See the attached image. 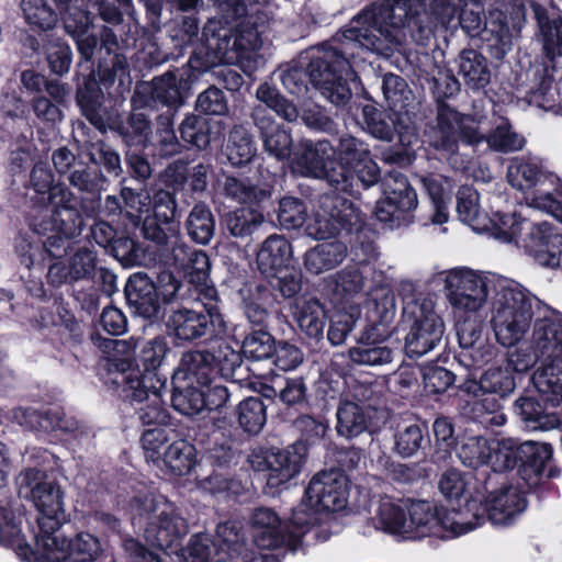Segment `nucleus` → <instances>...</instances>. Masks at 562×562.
Segmentation results:
<instances>
[{
	"mask_svg": "<svg viewBox=\"0 0 562 562\" xmlns=\"http://www.w3.org/2000/svg\"><path fill=\"white\" fill-rule=\"evenodd\" d=\"M464 0H432L428 7L419 0H384L363 9L360 22L372 26L378 34L362 33L366 45L378 50H392L408 37L426 44L438 25L443 27L454 20ZM363 30V27L361 29Z\"/></svg>",
	"mask_w": 562,
	"mask_h": 562,
	"instance_id": "1",
	"label": "nucleus"
},
{
	"mask_svg": "<svg viewBox=\"0 0 562 562\" xmlns=\"http://www.w3.org/2000/svg\"><path fill=\"white\" fill-rule=\"evenodd\" d=\"M480 125L481 117L461 113L442 103L438 105L436 123L426 131V143L453 168L464 165L461 143L476 146L486 142L492 149L501 153L517 151L525 146L524 136L516 133L506 120H502L488 135L481 131Z\"/></svg>",
	"mask_w": 562,
	"mask_h": 562,
	"instance_id": "2",
	"label": "nucleus"
},
{
	"mask_svg": "<svg viewBox=\"0 0 562 562\" xmlns=\"http://www.w3.org/2000/svg\"><path fill=\"white\" fill-rule=\"evenodd\" d=\"M378 35L372 26H364L360 22V13L350 21L349 27L337 34L330 42L322 45L308 65V76L313 86L321 94L336 106L346 105L352 92L348 80L355 77V58L357 48L387 55L390 50H378L366 45L362 36Z\"/></svg>",
	"mask_w": 562,
	"mask_h": 562,
	"instance_id": "3",
	"label": "nucleus"
},
{
	"mask_svg": "<svg viewBox=\"0 0 562 562\" xmlns=\"http://www.w3.org/2000/svg\"><path fill=\"white\" fill-rule=\"evenodd\" d=\"M540 360L533 383L543 400L553 406L562 404V318H538L533 323L529 349L509 352L508 368L526 372Z\"/></svg>",
	"mask_w": 562,
	"mask_h": 562,
	"instance_id": "4",
	"label": "nucleus"
},
{
	"mask_svg": "<svg viewBox=\"0 0 562 562\" xmlns=\"http://www.w3.org/2000/svg\"><path fill=\"white\" fill-rule=\"evenodd\" d=\"M535 297L513 281H499L491 306V326L504 347L519 342L529 331L533 318Z\"/></svg>",
	"mask_w": 562,
	"mask_h": 562,
	"instance_id": "5",
	"label": "nucleus"
},
{
	"mask_svg": "<svg viewBox=\"0 0 562 562\" xmlns=\"http://www.w3.org/2000/svg\"><path fill=\"white\" fill-rule=\"evenodd\" d=\"M16 483L19 495L30 498L38 512L37 530H34L35 546H47L50 535H55L54 541H57L59 529L66 521L60 486L35 469L21 472Z\"/></svg>",
	"mask_w": 562,
	"mask_h": 562,
	"instance_id": "6",
	"label": "nucleus"
},
{
	"mask_svg": "<svg viewBox=\"0 0 562 562\" xmlns=\"http://www.w3.org/2000/svg\"><path fill=\"white\" fill-rule=\"evenodd\" d=\"M131 507L136 515L147 519L145 538L157 548L172 547L189 531L188 524L176 505L162 495L150 492L139 494L133 498Z\"/></svg>",
	"mask_w": 562,
	"mask_h": 562,
	"instance_id": "7",
	"label": "nucleus"
},
{
	"mask_svg": "<svg viewBox=\"0 0 562 562\" xmlns=\"http://www.w3.org/2000/svg\"><path fill=\"white\" fill-rule=\"evenodd\" d=\"M488 450L487 465L501 472L514 469L520 463V473L531 486L539 482L546 463L552 457V448L549 443L531 440L519 443L513 438L490 440Z\"/></svg>",
	"mask_w": 562,
	"mask_h": 562,
	"instance_id": "8",
	"label": "nucleus"
},
{
	"mask_svg": "<svg viewBox=\"0 0 562 562\" xmlns=\"http://www.w3.org/2000/svg\"><path fill=\"white\" fill-rule=\"evenodd\" d=\"M404 315L412 323L405 338V351L409 358H420L441 342L445 323L435 312L431 300L404 294Z\"/></svg>",
	"mask_w": 562,
	"mask_h": 562,
	"instance_id": "9",
	"label": "nucleus"
},
{
	"mask_svg": "<svg viewBox=\"0 0 562 562\" xmlns=\"http://www.w3.org/2000/svg\"><path fill=\"white\" fill-rule=\"evenodd\" d=\"M348 498L347 479L336 470L317 473L305 490L301 508L293 513L292 522L307 526L316 522L313 514H304V507L314 512H337L345 508Z\"/></svg>",
	"mask_w": 562,
	"mask_h": 562,
	"instance_id": "10",
	"label": "nucleus"
},
{
	"mask_svg": "<svg viewBox=\"0 0 562 562\" xmlns=\"http://www.w3.org/2000/svg\"><path fill=\"white\" fill-rule=\"evenodd\" d=\"M114 383L122 387L123 395L140 404L136 409L144 426L165 427L170 419L160 391L164 382L154 374H140L138 371L120 373Z\"/></svg>",
	"mask_w": 562,
	"mask_h": 562,
	"instance_id": "11",
	"label": "nucleus"
},
{
	"mask_svg": "<svg viewBox=\"0 0 562 562\" xmlns=\"http://www.w3.org/2000/svg\"><path fill=\"white\" fill-rule=\"evenodd\" d=\"M488 279L469 268H454L446 272V299L456 318L475 316L486 304Z\"/></svg>",
	"mask_w": 562,
	"mask_h": 562,
	"instance_id": "12",
	"label": "nucleus"
},
{
	"mask_svg": "<svg viewBox=\"0 0 562 562\" xmlns=\"http://www.w3.org/2000/svg\"><path fill=\"white\" fill-rule=\"evenodd\" d=\"M361 223V213L352 202L338 194H326L321 198L319 207L308 222L306 233L314 239H326L341 229H357Z\"/></svg>",
	"mask_w": 562,
	"mask_h": 562,
	"instance_id": "13",
	"label": "nucleus"
},
{
	"mask_svg": "<svg viewBox=\"0 0 562 562\" xmlns=\"http://www.w3.org/2000/svg\"><path fill=\"white\" fill-rule=\"evenodd\" d=\"M505 241H515L532 255L536 261L548 268H555L561 261L559 245L562 236L553 232L550 224L521 221L514 223Z\"/></svg>",
	"mask_w": 562,
	"mask_h": 562,
	"instance_id": "14",
	"label": "nucleus"
},
{
	"mask_svg": "<svg viewBox=\"0 0 562 562\" xmlns=\"http://www.w3.org/2000/svg\"><path fill=\"white\" fill-rule=\"evenodd\" d=\"M336 147L328 139L303 140L293 158V169L304 177L323 179L337 190L346 176L336 167Z\"/></svg>",
	"mask_w": 562,
	"mask_h": 562,
	"instance_id": "15",
	"label": "nucleus"
},
{
	"mask_svg": "<svg viewBox=\"0 0 562 562\" xmlns=\"http://www.w3.org/2000/svg\"><path fill=\"white\" fill-rule=\"evenodd\" d=\"M170 334L182 341H193L207 335H223L226 323L216 303H203V310L179 308L173 311L166 323Z\"/></svg>",
	"mask_w": 562,
	"mask_h": 562,
	"instance_id": "16",
	"label": "nucleus"
},
{
	"mask_svg": "<svg viewBox=\"0 0 562 562\" xmlns=\"http://www.w3.org/2000/svg\"><path fill=\"white\" fill-rule=\"evenodd\" d=\"M445 509H437L428 502H412L406 509L404 536L408 538L439 536L441 529L451 530L453 535H462L471 529L472 525H464L456 520Z\"/></svg>",
	"mask_w": 562,
	"mask_h": 562,
	"instance_id": "17",
	"label": "nucleus"
},
{
	"mask_svg": "<svg viewBox=\"0 0 562 562\" xmlns=\"http://www.w3.org/2000/svg\"><path fill=\"white\" fill-rule=\"evenodd\" d=\"M384 198L376 204L379 221L400 226L417 206V194L406 177L400 172H390L384 178Z\"/></svg>",
	"mask_w": 562,
	"mask_h": 562,
	"instance_id": "18",
	"label": "nucleus"
},
{
	"mask_svg": "<svg viewBox=\"0 0 562 562\" xmlns=\"http://www.w3.org/2000/svg\"><path fill=\"white\" fill-rule=\"evenodd\" d=\"M54 537L50 535L47 546L34 547L36 562H92L100 552L98 539L90 533L68 540L60 528L59 539L54 541Z\"/></svg>",
	"mask_w": 562,
	"mask_h": 562,
	"instance_id": "19",
	"label": "nucleus"
},
{
	"mask_svg": "<svg viewBox=\"0 0 562 562\" xmlns=\"http://www.w3.org/2000/svg\"><path fill=\"white\" fill-rule=\"evenodd\" d=\"M47 201L52 210L49 218L45 220L44 228H50L52 225H60L66 234H80L82 218L78 210V201L75 193L64 183H56Z\"/></svg>",
	"mask_w": 562,
	"mask_h": 562,
	"instance_id": "20",
	"label": "nucleus"
},
{
	"mask_svg": "<svg viewBox=\"0 0 562 562\" xmlns=\"http://www.w3.org/2000/svg\"><path fill=\"white\" fill-rule=\"evenodd\" d=\"M305 457L306 445L303 441H296L283 450L267 453L265 470L268 471V485L278 487L289 482L300 472Z\"/></svg>",
	"mask_w": 562,
	"mask_h": 562,
	"instance_id": "21",
	"label": "nucleus"
},
{
	"mask_svg": "<svg viewBox=\"0 0 562 562\" xmlns=\"http://www.w3.org/2000/svg\"><path fill=\"white\" fill-rule=\"evenodd\" d=\"M95 268V254L89 248L82 247L69 257L67 265L63 261H56L48 267L47 283L59 288L66 283L89 280L94 276Z\"/></svg>",
	"mask_w": 562,
	"mask_h": 562,
	"instance_id": "22",
	"label": "nucleus"
},
{
	"mask_svg": "<svg viewBox=\"0 0 562 562\" xmlns=\"http://www.w3.org/2000/svg\"><path fill=\"white\" fill-rule=\"evenodd\" d=\"M128 305L139 316L154 319L160 314V302L153 280L143 272L132 274L125 285Z\"/></svg>",
	"mask_w": 562,
	"mask_h": 562,
	"instance_id": "23",
	"label": "nucleus"
},
{
	"mask_svg": "<svg viewBox=\"0 0 562 562\" xmlns=\"http://www.w3.org/2000/svg\"><path fill=\"white\" fill-rule=\"evenodd\" d=\"M483 327L474 317H462L457 323V336L462 356L471 360V366L480 367L490 361L494 348L482 337Z\"/></svg>",
	"mask_w": 562,
	"mask_h": 562,
	"instance_id": "24",
	"label": "nucleus"
},
{
	"mask_svg": "<svg viewBox=\"0 0 562 562\" xmlns=\"http://www.w3.org/2000/svg\"><path fill=\"white\" fill-rule=\"evenodd\" d=\"M251 117L259 128L263 147L277 159L289 158L292 151V136L267 114L262 105L254 108Z\"/></svg>",
	"mask_w": 562,
	"mask_h": 562,
	"instance_id": "25",
	"label": "nucleus"
},
{
	"mask_svg": "<svg viewBox=\"0 0 562 562\" xmlns=\"http://www.w3.org/2000/svg\"><path fill=\"white\" fill-rule=\"evenodd\" d=\"M22 415L25 424L30 427L45 431L61 430L78 440L89 438L90 436V429L83 423L72 416H68L61 409H49L44 413L35 409H25L22 412Z\"/></svg>",
	"mask_w": 562,
	"mask_h": 562,
	"instance_id": "26",
	"label": "nucleus"
},
{
	"mask_svg": "<svg viewBox=\"0 0 562 562\" xmlns=\"http://www.w3.org/2000/svg\"><path fill=\"white\" fill-rule=\"evenodd\" d=\"M526 508V501L517 488L502 487L491 492L486 498V512L488 519L494 525H508L514 516Z\"/></svg>",
	"mask_w": 562,
	"mask_h": 562,
	"instance_id": "27",
	"label": "nucleus"
},
{
	"mask_svg": "<svg viewBox=\"0 0 562 562\" xmlns=\"http://www.w3.org/2000/svg\"><path fill=\"white\" fill-rule=\"evenodd\" d=\"M292 246L282 235H270L261 244L256 262L261 273L271 274L289 267L292 259Z\"/></svg>",
	"mask_w": 562,
	"mask_h": 562,
	"instance_id": "28",
	"label": "nucleus"
},
{
	"mask_svg": "<svg viewBox=\"0 0 562 562\" xmlns=\"http://www.w3.org/2000/svg\"><path fill=\"white\" fill-rule=\"evenodd\" d=\"M369 155L370 150L364 142L351 135H344L339 138L336 147L335 164L338 171H342L344 176H346V183L337 186V190L342 192H350L352 190L353 177L351 168L358 166Z\"/></svg>",
	"mask_w": 562,
	"mask_h": 562,
	"instance_id": "29",
	"label": "nucleus"
},
{
	"mask_svg": "<svg viewBox=\"0 0 562 562\" xmlns=\"http://www.w3.org/2000/svg\"><path fill=\"white\" fill-rule=\"evenodd\" d=\"M347 257V246L339 240L317 244L306 250L303 265L307 272L321 274L338 267Z\"/></svg>",
	"mask_w": 562,
	"mask_h": 562,
	"instance_id": "30",
	"label": "nucleus"
},
{
	"mask_svg": "<svg viewBox=\"0 0 562 562\" xmlns=\"http://www.w3.org/2000/svg\"><path fill=\"white\" fill-rule=\"evenodd\" d=\"M214 374L213 357L209 350H190L182 353L176 378L189 384L207 385Z\"/></svg>",
	"mask_w": 562,
	"mask_h": 562,
	"instance_id": "31",
	"label": "nucleus"
},
{
	"mask_svg": "<svg viewBox=\"0 0 562 562\" xmlns=\"http://www.w3.org/2000/svg\"><path fill=\"white\" fill-rule=\"evenodd\" d=\"M179 132L184 142L199 149H205L212 142L221 138L222 124L218 121L190 114L181 122Z\"/></svg>",
	"mask_w": 562,
	"mask_h": 562,
	"instance_id": "32",
	"label": "nucleus"
},
{
	"mask_svg": "<svg viewBox=\"0 0 562 562\" xmlns=\"http://www.w3.org/2000/svg\"><path fill=\"white\" fill-rule=\"evenodd\" d=\"M241 307L247 319L257 326L267 324L270 308L273 305V294L263 284L247 286L240 290Z\"/></svg>",
	"mask_w": 562,
	"mask_h": 562,
	"instance_id": "33",
	"label": "nucleus"
},
{
	"mask_svg": "<svg viewBox=\"0 0 562 562\" xmlns=\"http://www.w3.org/2000/svg\"><path fill=\"white\" fill-rule=\"evenodd\" d=\"M374 330H376L375 326L368 329L360 337V345L348 350V357L352 363L357 366L380 367L393 362L394 351L391 348L371 346L369 344L370 341L378 340L381 336V334H374Z\"/></svg>",
	"mask_w": 562,
	"mask_h": 562,
	"instance_id": "34",
	"label": "nucleus"
},
{
	"mask_svg": "<svg viewBox=\"0 0 562 562\" xmlns=\"http://www.w3.org/2000/svg\"><path fill=\"white\" fill-rule=\"evenodd\" d=\"M190 89V82L180 70L167 71L151 81V95L166 105H180Z\"/></svg>",
	"mask_w": 562,
	"mask_h": 562,
	"instance_id": "35",
	"label": "nucleus"
},
{
	"mask_svg": "<svg viewBox=\"0 0 562 562\" xmlns=\"http://www.w3.org/2000/svg\"><path fill=\"white\" fill-rule=\"evenodd\" d=\"M336 417L338 435L355 438L369 428L373 414L359 403L346 401L339 404Z\"/></svg>",
	"mask_w": 562,
	"mask_h": 562,
	"instance_id": "36",
	"label": "nucleus"
},
{
	"mask_svg": "<svg viewBox=\"0 0 562 562\" xmlns=\"http://www.w3.org/2000/svg\"><path fill=\"white\" fill-rule=\"evenodd\" d=\"M252 552L227 525L217 529L212 562H251Z\"/></svg>",
	"mask_w": 562,
	"mask_h": 562,
	"instance_id": "37",
	"label": "nucleus"
},
{
	"mask_svg": "<svg viewBox=\"0 0 562 562\" xmlns=\"http://www.w3.org/2000/svg\"><path fill=\"white\" fill-rule=\"evenodd\" d=\"M459 75L465 86L479 90L491 81V70L487 59L475 49H463L459 56Z\"/></svg>",
	"mask_w": 562,
	"mask_h": 562,
	"instance_id": "38",
	"label": "nucleus"
},
{
	"mask_svg": "<svg viewBox=\"0 0 562 562\" xmlns=\"http://www.w3.org/2000/svg\"><path fill=\"white\" fill-rule=\"evenodd\" d=\"M293 315L302 331L311 338L323 337L325 312L318 300L314 297L297 299L293 304Z\"/></svg>",
	"mask_w": 562,
	"mask_h": 562,
	"instance_id": "39",
	"label": "nucleus"
},
{
	"mask_svg": "<svg viewBox=\"0 0 562 562\" xmlns=\"http://www.w3.org/2000/svg\"><path fill=\"white\" fill-rule=\"evenodd\" d=\"M542 36L543 52L550 59L562 56V20L550 21L547 10L535 1H527Z\"/></svg>",
	"mask_w": 562,
	"mask_h": 562,
	"instance_id": "40",
	"label": "nucleus"
},
{
	"mask_svg": "<svg viewBox=\"0 0 562 562\" xmlns=\"http://www.w3.org/2000/svg\"><path fill=\"white\" fill-rule=\"evenodd\" d=\"M507 180L515 189L525 191L543 187L546 181L553 182L554 176L543 172L536 162L515 159L508 166Z\"/></svg>",
	"mask_w": 562,
	"mask_h": 562,
	"instance_id": "41",
	"label": "nucleus"
},
{
	"mask_svg": "<svg viewBox=\"0 0 562 562\" xmlns=\"http://www.w3.org/2000/svg\"><path fill=\"white\" fill-rule=\"evenodd\" d=\"M221 190L227 199L238 204H260L270 196L269 191L244 177L226 176L221 183Z\"/></svg>",
	"mask_w": 562,
	"mask_h": 562,
	"instance_id": "42",
	"label": "nucleus"
},
{
	"mask_svg": "<svg viewBox=\"0 0 562 562\" xmlns=\"http://www.w3.org/2000/svg\"><path fill=\"white\" fill-rule=\"evenodd\" d=\"M76 99L87 120L98 130L104 132L105 120L101 109L102 92L97 80L91 77L86 79L83 86L79 87Z\"/></svg>",
	"mask_w": 562,
	"mask_h": 562,
	"instance_id": "43",
	"label": "nucleus"
},
{
	"mask_svg": "<svg viewBox=\"0 0 562 562\" xmlns=\"http://www.w3.org/2000/svg\"><path fill=\"white\" fill-rule=\"evenodd\" d=\"M263 222V214L252 207L237 209L226 213L223 218L226 231L235 238L250 237Z\"/></svg>",
	"mask_w": 562,
	"mask_h": 562,
	"instance_id": "44",
	"label": "nucleus"
},
{
	"mask_svg": "<svg viewBox=\"0 0 562 562\" xmlns=\"http://www.w3.org/2000/svg\"><path fill=\"white\" fill-rule=\"evenodd\" d=\"M515 409L521 419L531 424L535 429L551 430L559 426L561 411L546 412L532 397L518 398Z\"/></svg>",
	"mask_w": 562,
	"mask_h": 562,
	"instance_id": "45",
	"label": "nucleus"
},
{
	"mask_svg": "<svg viewBox=\"0 0 562 562\" xmlns=\"http://www.w3.org/2000/svg\"><path fill=\"white\" fill-rule=\"evenodd\" d=\"M191 284L201 288V294L205 300L214 301L216 290L209 284L211 262L207 255L202 250L193 252L189 261L181 268Z\"/></svg>",
	"mask_w": 562,
	"mask_h": 562,
	"instance_id": "46",
	"label": "nucleus"
},
{
	"mask_svg": "<svg viewBox=\"0 0 562 562\" xmlns=\"http://www.w3.org/2000/svg\"><path fill=\"white\" fill-rule=\"evenodd\" d=\"M186 225L189 236L201 245H207L215 233V218L204 203H198L192 207Z\"/></svg>",
	"mask_w": 562,
	"mask_h": 562,
	"instance_id": "47",
	"label": "nucleus"
},
{
	"mask_svg": "<svg viewBox=\"0 0 562 562\" xmlns=\"http://www.w3.org/2000/svg\"><path fill=\"white\" fill-rule=\"evenodd\" d=\"M115 131L128 147H146L150 140V122L144 113H132L125 122L116 125Z\"/></svg>",
	"mask_w": 562,
	"mask_h": 562,
	"instance_id": "48",
	"label": "nucleus"
},
{
	"mask_svg": "<svg viewBox=\"0 0 562 562\" xmlns=\"http://www.w3.org/2000/svg\"><path fill=\"white\" fill-rule=\"evenodd\" d=\"M256 146L250 134L241 126H235L226 146V157L232 166L239 167L251 161Z\"/></svg>",
	"mask_w": 562,
	"mask_h": 562,
	"instance_id": "49",
	"label": "nucleus"
},
{
	"mask_svg": "<svg viewBox=\"0 0 562 562\" xmlns=\"http://www.w3.org/2000/svg\"><path fill=\"white\" fill-rule=\"evenodd\" d=\"M457 212L463 223L472 226L474 231H484L486 217L481 214L479 193L470 187H461L457 193Z\"/></svg>",
	"mask_w": 562,
	"mask_h": 562,
	"instance_id": "50",
	"label": "nucleus"
},
{
	"mask_svg": "<svg viewBox=\"0 0 562 562\" xmlns=\"http://www.w3.org/2000/svg\"><path fill=\"white\" fill-rule=\"evenodd\" d=\"M366 128L374 138L391 142L397 132L396 121L398 114H387L376 110L372 105H366L362 110Z\"/></svg>",
	"mask_w": 562,
	"mask_h": 562,
	"instance_id": "51",
	"label": "nucleus"
},
{
	"mask_svg": "<svg viewBox=\"0 0 562 562\" xmlns=\"http://www.w3.org/2000/svg\"><path fill=\"white\" fill-rule=\"evenodd\" d=\"M382 91L393 112H397L398 114L407 112V108L413 101V92L405 79L394 74L384 75Z\"/></svg>",
	"mask_w": 562,
	"mask_h": 562,
	"instance_id": "52",
	"label": "nucleus"
},
{
	"mask_svg": "<svg viewBox=\"0 0 562 562\" xmlns=\"http://www.w3.org/2000/svg\"><path fill=\"white\" fill-rule=\"evenodd\" d=\"M194 448L186 440H175L164 453V463L176 475L190 473L194 464Z\"/></svg>",
	"mask_w": 562,
	"mask_h": 562,
	"instance_id": "53",
	"label": "nucleus"
},
{
	"mask_svg": "<svg viewBox=\"0 0 562 562\" xmlns=\"http://www.w3.org/2000/svg\"><path fill=\"white\" fill-rule=\"evenodd\" d=\"M406 519V510L389 498L380 502L373 522L376 529L385 532L404 536V525Z\"/></svg>",
	"mask_w": 562,
	"mask_h": 562,
	"instance_id": "54",
	"label": "nucleus"
},
{
	"mask_svg": "<svg viewBox=\"0 0 562 562\" xmlns=\"http://www.w3.org/2000/svg\"><path fill=\"white\" fill-rule=\"evenodd\" d=\"M490 440L483 436H469L463 438L458 457L463 465L477 469L487 465Z\"/></svg>",
	"mask_w": 562,
	"mask_h": 562,
	"instance_id": "55",
	"label": "nucleus"
},
{
	"mask_svg": "<svg viewBox=\"0 0 562 562\" xmlns=\"http://www.w3.org/2000/svg\"><path fill=\"white\" fill-rule=\"evenodd\" d=\"M44 222L45 218L35 221L32 224L34 232L37 234H48L47 238L43 241L44 250L53 258L64 257L71 246V238L78 236L79 234H66L61 229L60 225H52L50 228H44L42 227Z\"/></svg>",
	"mask_w": 562,
	"mask_h": 562,
	"instance_id": "56",
	"label": "nucleus"
},
{
	"mask_svg": "<svg viewBox=\"0 0 562 562\" xmlns=\"http://www.w3.org/2000/svg\"><path fill=\"white\" fill-rule=\"evenodd\" d=\"M25 21L35 30L47 31L57 23V13L45 0H22Z\"/></svg>",
	"mask_w": 562,
	"mask_h": 562,
	"instance_id": "57",
	"label": "nucleus"
},
{
	"mask_svg": "<svg viewBox=\"0 0 562 562\" xmlns=\"http://www.w3.org/2000/svg\"><path fill=\"white\" fill-rule=\"evenodd\" d=\"M266 420V406L259 397L251 396L239 403L238 422L245 431L258 434Z\"/></svg>",
	"mask_w": 562,
	"mask_h": 562,
	"instance_id": "58",
	"label": "nucleus"
},
{
	"mask_svg": "<svg viewBox=\"0 0 562 562\" xmlns=\"http://www.w3.org/2000/svg\"><path fill=\"white\" fill-rule=\"evenodd\" d=\"M60 9L65 31L71 37H80L87 34L90 25V14L80 9L72 0L56 2Z\"/></svg>",
	"mask_w": 562,
	"mask_h": 562,
	"instance_id": "59",
	"label": "nucleus"
},
{
	"mask_svg": "<svg viewBox=\"0 0 562 562\" xmlns=\"http://www.w3.org/2000/svg\"><path fill=\"white\" fill-rule=\"evenodd\" d=\"M256 98L285 121L293 122L299 116L295 105L289 102L274 87L267 82L261 83L257 88Z\"/></svg>",
	"mask_w": 562,
	"mask_h": 562,
	"instance_id": "60",
	"label": "nucleus"
},
{
	"mask_svg": "<svg viewBox=\"0 0 562 562\" xmlns=\"http://www.w3.org/2000/svg\"><path fill=\"white\" fill-rule=\"evenodd\" d=\"M424 429L418 424H404L398 426L394 435L395 451L403 458L417 453L423 447Z\"/></svg>",
	"mask_w": 562,
	"mask_h": 562,
	"instance_id": "61",
	"label": "nucleus"
},
{
	"mask_svg": "<svg viewBox=\"0 0 562 562\" xmlns=\"http://www.w3.org/2000/svg\"><path fill=\"white\" fill-rule=\"evenodd\" d=\"M171 403L176 411L186 416H196L204 411L203 392L193 384L184 389H176L171 396Z\"/></svg>",
	"mask_w": 562,
	"mask_h": 562,
	"instance_id": "62",
	"label": "nucleus"
},
{
	"mask_svg": "<svg viewBox=\"0 0 562 562\" xmlns=\"http://www.w3.org/2000/svg\"><path fill=\"white\" fill-rule=\"evenodd\" d=\"M105 177L101 170L78 164L68 175L70 186L81 192L95 193L103 189Z\"/></svg>",
	"mask_w": 562,
	"mask_h": 562,
	"instance_id": "63",
	"label": "nucleus"
},
{
	"mask_svg": "<svg viewBox=\"0 0 562 562\" xmlns=\"http://www.w3.org/2000/svg\"><path fill=\"white\" fill-rule=\"evenodd\" d=\"M480 389L490 394L505 396L515 389V380L507 368H490L480 379Z\"/></svg>",
	"mask_w": 562,
	"mask_h": 562,
	"instance_id": "64",
	"label": "nucleus"
}]
</instances>
